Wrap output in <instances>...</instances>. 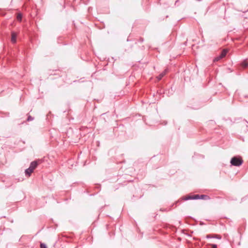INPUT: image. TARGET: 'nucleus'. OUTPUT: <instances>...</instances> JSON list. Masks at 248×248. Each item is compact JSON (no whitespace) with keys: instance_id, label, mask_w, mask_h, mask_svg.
<instances>
[{"instance_id":"4","label":"nucleus","mask_w":248,"mask_h":248,"mask_svg":"<svg viewBox=\"0 0 248 248\" xmlns=\"http://www.w3.org/2000/svg\"><path fill=\"white\" fill-rule=\"evenodd\" d=\"M17 36V33L15 31H12L11 32V42L12 43L15 44L16 42V37Z\"/></svg>"},{"instance_id":"2","label":"nucleus","mask_w":248,"mask_h":248,"mask_svg":"<svg viewBox=\"0 0 248 248\" xmlns=\"http://www.w3.org/2000/svg\"><path fill=\"white\" fill-rule=\"evenodd\" d=\"M42 162V160L41 159H38L33 161L31 163L29 168L31 169V170L33 172L34 170L37 167V166L41 164Z\"/></svg>"},{"instance_id":"15","label":"nucleus","mask_w":248,"mask_h":248,"mask_svg":"<svg viewBox=\"0 0 248 248\" xmlns=\"http://www.w3.org/2000/svg\"><path fill=\"white\" fill-rule=\"evenodd\" d=\"M210 246H211L212 248H217V245L216 244H210Z\"/></svg>"},{"instance_id":"12","label":"nucleus","mask_w":248,"mask_h":248,"mask_svg":"<svg viewBox=\"0 0 248 248\" xmlns=\"http://www.w3.org/2000/svg\"><path fill=\"white\" fill-rule=\"evenodd\" d=\"M222 58H223L220 55L216 57L215 59H214V61L215 62H217V61H218L219 60H220V59H221Z\"/></svg>"},{"instance_id":"11","label":"nucleus","mask_w":248,"mask_h":248,"mask_svg":"<svg viewBox=\"0 0 248 248\" xmlns=\"http://www.w3.org/2000/svg\"><path fill=\"white\" fill-rule=\"evenodd\" d=\"M16 18L17 20L21 21L22 20V15L21 14H18Z\"/></svg>"},{"instance_id":"3","label":"nucleus","mask_w":248,"mask_h":248,"mask_svg":"<svg viewBox=\"0 0 248 248\" xmlns=\"http://www.w3.org/2000/svg\"><path fill=\"white\" fill-rule=\"evenodd\" d=\"M201 195L197 194L194 195L193 196L188 195L186 197L183 198V199L185 201H187L189 200H198L201 199Z\"/></svg>"},{"instance_id":"1","label":"nucleus","mask_w":248,"mask_h":248,"mask_svg":"<svg viewBox=\"0 0 248 248\" xmlns=\"http://www.w3.org/2000/svg\"><path fill=\"white\" fill-rule=\"evenodd\" d=\"M243 160L240 157H233L230 161L231 164L234 166H240L243 163Z\"/></svg>"},{"instance_id":"5","label":"nucleus","mask_w":248,"mask_h":248,"mask_svg":"<svg viewBox=\"0 0 248 248\" xmlns=\"http://www.w3.org/2000/svg\"><path fill=\"white\" fill-rule=\"evenodd\" d=\"M168 69H166L163 72H162L160 75H159L156 78L158 80H160L167 73Z\"/></svg>"},{"instance_id":"10","label":"nucleus","mask_w":248,"mask_h":248,"mask_svg":"<svg viewBox=\"0 0 248 248\" xmlns=\"http://www.w3.org/2000/svg\"><path fill=\"white\" fill-rule=\"evenodd\" d=\"M206 237L207 238H217V239H221V237L219 236V235H216V237H213V236H211L210 235H207Z\"/></svg>"},{"instance_id":"14","label":"nucleus","mask_w":248,"mask_h":248,"mask_svg":"<svg viewBox=\"0 0 248 248\" xmlns=\"http://www.w3.org/2000/svg\"><path fill=\"white\" fill-rule=\"evenodd\" d=\"M40 248H46V246L45 244L41 243L40 244Z\"/></svg>"},{"instance_id":"9","label":"nucleus","mask_w":248,"mask_h":248,"mask_svg":"<svg viewBox=\"0 0 248 248\" xmlns=\"http://www.w3.org/2000/svg\"><path fill=\"white\" fill-rule=\"evenodd\" d=\"M241 65L242 67L246 68L248 66V63L246 61H244L242 63Z\"/></svg>"},{"instance_id":"13","label":"nucleus","mask_w":248,"mask_h":248,"mask_svg":"<svg viewBox=\"0 0 248 248\" xmlns=\"http://www.w3.org/2000/svg\"><path fill=\"white\" fill-rule=\"evenodd\" d=\"M33 119H34L33 117H32L31 116L29 115L28 117L27 121L29 122V121H32Z\"/></svg>"},{"instance_id":"6","label":"nucleus","mask_w":248,"mask_h":248,"mask_svg":"<svg viewBox=\"0 0 248 248\" xmlns=\"http://www.w3.org/2000/svg\"><path fill=\"white\" fill-rule=\"evenodd\" d=\"M32 172H33L32 171L31 169H30L29 168L26 169L25 171L26 175L28 176H30Z\"/></svg>"},{"instance_id":"8","label":"nucleus","mask_w":248,"mask_h":248,"mask_svg":"<svg viewBox=\"0 0 248 248\" xmlns=\"http://www.w3.org/2000/svg\"><path fill=\"white\" fill-rule=\"evenodd\" d=\"M227 52H228L227 50H226V49H223V50L222 51V52H221V54H220V55L222 58H223V57H224L226 55Z\"/></svg>"},{"instance_id":"7","label":"nucleus","mask_w":248,"mask_h":248,"mask_svg":"<svg viewBox=\"0 0 248 248\" xmlns=\"http://www.w3.org/2000/svg\"><path fill=\"white\" fill-rule=\"evenodd\" d=\"M200 198H201V199L205 200H209L210 199L209 196H208V195H201Z\"/></svg>"}]
</instances>
